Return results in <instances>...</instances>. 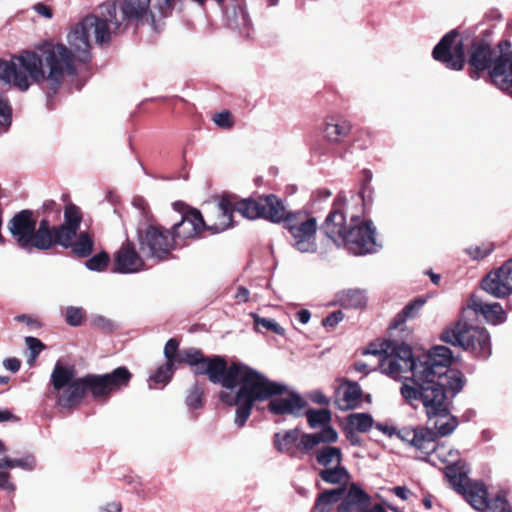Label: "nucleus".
Masks as SVG:
<instances>
[{"label":"nucleus","mask_w":512,"mask_h":512,"mask_svg":"<svg viewBox=\"0 0 512 512\" xmlns=\"http://www.w3.org/2000/svg\"><path fill=\"white\" fill-rule=\"evenodd\" d=\"M425 303L424 298L417 297L393 318L389 333L394 336L398 331L400 342L391 339L371 342L363 353L377 356L381 372L392 378L411 371L412 384L403 383L400 393L413 407L416 402L422 403L428 423L439 439L452 434L459 425L458 418L450 411L451 399L463 389L466 379L461 371L449 368L453 355L448 347L435 346L415 359L411 347L404 343L411 334L406 322L415 319Z\"/></svg>","instance_id":"1"},{"label":"nucleus","mask_w":512,"mask_h":512,"mask_svg":"<svg viewBox=\"0 0 512 512\" xmlns=\"http://www.w3.org/2000/svg\"><path fill=\"white\" fill-rule=\"evenodd\" d=\"M491 31L485 30L473 38L469 33L462 35L456 29L446 33L432 50L435 61L447 69L460 71L467 64V73L472 79H479L484 74L498 85L512 57L509 40H501L496 48L492 47Z\"/></svg>","instance_id":"2"},{"label":"nucleus","mask_w":512,"mask_h":512,"mask_svg":"<svg viewBox=\"0 0 512 512\" xmlns=\"http://www.w3.org/2000/svg\"><path fill=\"white\" fill-rule=\"evenodd\" d=\"M208 371L207 378L211 383L219 384L230 391L238 387L235 394L221 391L219 400L227 406L237 407L234 421L239 428L245 426L256 402L281 396L287 391L285 385L268 379L242 362L233 361L228 364L226 358L221 355L216 356Z\"/></svg>","instance_id":"3"},{"label":"nucleus","mask_w":512,"mask_h":512,"mask_svg":"<svg viewBox=\"0 0 512 512\" xmlns=\"http://www.w3.org/2000/svg\"><path fill=\"white\" fill-rule=\"evenodd\" d=\"M73 56L63 44L45 43L39 53L23 51L7 61L0 59V80L13 84L21 91L30 87L29 77L36 83L47 82V107L54 109V96L61 88L66 75L73 76Z\"/></svg>","instance_id":"4"},{"label":"nucleus","mask_w":512,"mask_h":512,"mask_svg":"<svg viewBox=\"0 0 512 512\" xmlns=\"http://www.w3.org/2000/svg\"><path fill=\"white\" fill-rule=\"evenodd\" d=\"M76 374L74 365H65L60 361L53 368L50 383L56 393V402L61 408H76L88 393L95 400L106 401L112 393L128 387L133 377L125 366L105 374L88 373L78 378Z\"/></svg>","instance_id":"5"},{"label":"nucleus","mask_w":512,"mask_h":512,"mask_svg":"<svg viewBox=\"0 0 512 512\" xmlns=\"http://www.w3.org/2000/svg\"><path fill=\"white\" fill-rule=\"evenodd\" d=\"M121 28L122 25L115 19V4L105 2L99 6L97 14L86 16L68 34L67 40L71 49L63 46L71 52L73 62L77 57L79 61L86 63L90 59V34H94L97 44L103 45L108 44L111 35ZM75 74L76 72L73 75Z\"/></svg>","instance_id":"6"},{"label":"nucleus","mask_w":512,"mask_h":512,"mask_svg":"<svg viewBox=\"0 0 512 512\" xmlns=\"http://www.w3.org/2000/svg\"><path fill=\"white\" fill-rule=\"evenodd\" d=\"M471 309H462L459 319L443 329L440 339L447 344L461 347L475 357L487 359L491 355L490 335L486 328L471 324Z\"/></svg>","instance_id":"7"},{"label":"nucleus","mask_w":512,"mask_h":512,"mask_svg":"<svg viewBox=\"0 0 512 512\" xmlns=\"http://www.w3.org/2000/svg\"><path fill=\"white\" fill-rule=\"evenodd\" d=\"M35 213L24 209L16 213L8 222L7 228L17 245L25 250L33 248L46 251L52 249V237L49 230V219L42 218L36 228Z\"/></svg>","instance_id":"8"},{"label":"nucleus","mask_w":512,"mask_h":512,"mask_svg":"<svg viewBox=\"0 0 512 512\" xmlns=\"http://www.w3.org/2000/svg\"><path fill=\"white\" fill-rule=\"evenodd\" d=\"M337 437V432L333 427L312 434H301L298 428H294L284 433H275L273 444L277 451L298 458L300 455L309 454L320 443L335 442Z\"/></svg>","instance_id":"9"},{"label":"nucleus","mask_w":512,"mask_h":512,"mask_svg":"<svg viewBox=\"0 0 512 512\" xmlns=\"http://www.w3.org/2000/svg\"><path fill=\"white\" fill-rule=\"evenodd\" d=\"M284 227L291 235L292 246L301 253H315L317 251L316 232L317 220L304 213L287 212L284 208V215L281 219Z\"/></svg>","instance_id":"10"},{"label":"nucleus","mask_w":512,"mask_h":512,"mask_svg":"<svg viewBox=\"0 0 512 512\" xmlns=\"http://www.w3.org/2000/svg\"><path fill=\"white\" fill-rule=\"evenodd\" d=\"M233 198V212H238L247 219L264 218L274 223H280L284 215V205L281 199L274 194L259 196L258 198Z\"/></svg>","instance_id":"11"},{"label":"nucleus","mask_w":512,"mask_h":512,"mask_svg":"<svg viewBox=\"0 0 512 512\" xmlns=\"http://www.w3.org/2000/svg\"><path fill=\"white\" fill-rule=\"evenodd\" d=\"M137 235L139 249L147 257L164 261L172 256L176 242L170 230L158 224H149L143 229L139 228Z\"/></svg>","instance_id":"12"},{"label":"nucleus","mask_w":512,"mask_h":512,"mask_svg":"<svg viewBox=\"0 0 512 512\" xmlns=\"http://www.w3.org/2000/svg\"><path fill=\"white\" fill-rule=\"evenodd\" d=\"M179 344L176 338L166 342L164 347L166 362L173 365H188L194 375L208 377V369L215 362L217 355L206 356L201 349L194 347L179 350Z\"/></svg>","instance_id":"13"},{"label":"nucleus","mask_w":512,"mask_h":512,"mask_svg":"<svg viewBox=\"0 0 512 512\" xmlns=\"http://www.w3.org/2000/svg\"><path fill=\"white\" fill-rule=\"evenodd\" d=\"M174 208L181 212V221L174 224L172 235L174 240L177 239H194L200 236L205 230V220L201 212L196 208H191L183 202H175Z\"/></svg>","instance_id":"14"},{"label":"nucleus","mask_w":512,"mask_h":512,"mask_svg":"<svg viewBox=\"0 0 512 512\" xmlns=\"http://www.w3.org/2000/svg\"><path fill=\"white\" fill-rule=\"evenodd\" d=\"M480 286L495 298L504 299L512 295V257L488 272L482 278Z\"/></svg>","instance_id":"15"},{"label":"nucleus","mask_w":512,"mask_h":512,"mask_svg":"<svg viewBox=\"0 0 512 512\" xmlns=\"http://www.w3.org/2000/svg\"><path fill=\"white\" fill-rule=\"evenodd\" d=\"M112 3L111 1H108ZM116 4V2H113ZM149 0H123L120 9L121 15H117V5H115V19L122 25V28L115 31V34L125 31L128 22L142 23L150 21L152 27L156 29L155 15L150 10Z\"/></svg>","instance_id":"16"},{"label":"nucleus","mask_w":512,"mask_h":512,"mask_svg":"<svg viewBox=\"0 0 512 512\" xmlns=\"http://www.w3.org/2000/svg\"><path fill=\"white\" fill-rule=\"evenodd\" d=\"M398 438L421 453L430 455L437 451L438 437L428 426H404L399 428Z\"/></svg>","instance_id":"17"},{"label":"nucleus","mask_w":512,"mask_h":512,"mask_svg":"<svg viewBox=\"0 0 512 512\" xmlns=\"http://www.w3.org/2000/svg\"><path fill=\"white\" fill-rule=\"evenodd\" d=\"M233 198L230 194L222 195L219 202L210 207L206 213L205 230L213 234L223 232L233 226Z\"/></svg>","instance_id":"18"},{"label":"nucleus","mask_w":512,"mask_h":512,"mask_svg":"<svg viewBox=\"0 0 512 512\" xmlns=\"http://www.w3.org/2000/svg\"><path fill=\"white\" fill-rule=\"evenodd\" d=\"M82 220L83 214L81 209L74 203H68L64 208V222L62 224L52 225V221L49 219L52 241L65 240L66 242L72 237H76Z\"/></svg>","instance_id":"19"},{"label":"nucleus","mask_w":512,"mask_h":512,"mask_svg":"<svg viewBox=\"0 0 512 512\" xmlns=\"http://www.w3.org/2000/svg\"><path fill=\"white\" fill-rule=\"evenodd\" d=\"M324 233L338 246H344L348 251L352 250V227L346 225V218L341 210L333 209L326 217L322 225Z\"/></svg>","instance_id":"20"},{"label":"nucleus","mask_w":512,"mask_h":512,"mask_svg":"<svg viewBox=\"0 0 512 512\" xmlns=\"http://www.w3.org/2000/svg\"><path fill=\"white\" fill-rule=\"evenodd\" d=\"M360 216H354V255L375 253L381 247L377 243L376 228L371 220L359 223Z\"/></svg>","instance_id":"21"},{"label":"nucleus","mask_w":512,"mask_h":512,"mask_svg":"<svg viewBox=\"0 0 512 512\" xmlns=\"http://www.w3.org/2000/svg\"><path fill=\"white\" fill-rule=\"evenodd\" d=\"M145 266L143 258L135 248V244L126 240L114 255L113 271L117 273H135Z\"/></svg>","instance_id":"22"},{"label":"nucleus","mask_w":512,"mask_h":512,"mask_svg":"<svg viewBox=\"0 0 512 512\" xmlns=\"http://www.w3.org/2000/svg\"><path fill=\"white\" fill-rule=\"evenodd\" d=\"M56 246H60L64 249H71L72 254L77 258H88L94 251V234L90 231L79 230L76 237H72L66 242L65 240L52 241V248H55Z\"/></svg>","instance_id":"23"},{"label":"nucleus","mask_w":512,"mask_h":512,"mask_svg":"<svg viewBox=\"0 0 512 512\" xmlns=\"http://www.w3.org/2000/svg\"><path fill=\"white\" fill-rule=\"evenodd\" d=\"M268 411L274 415L291 414L294 416L302 415V411L307 407V402L296 392H290L287 397H272L269 399Z\"/></svg>","instance_id":"24"},{"label":"nucleus","mask_w":512,"mask_h":512,"mask_svg":"<svg viewBox=\"0 0 512 512\" xmlns=\"http://www.w3.org/2000/svg\"><path fill=\"white\" fill-rule=\"evenodd\" d=\"M465 309H471L469 315H471L474 319H476L480 313L489 323L494 325L503 323L506 320V313L503 310L501 304L483 303L482 300L476 295L470 296L467 307Z\"/></svg>","instance_id":"25"},{"label":"nucleus","mask_w":512,"mask_h":512,"mask_svg":"<svg viewBox=\"0 0 512 512\" xmlns=\"http://www.w3.org/2000/svg\"><path fill=\"white\" fill-rule=\"evenodd\" d=\"M463 494L469 504L477 510H486L488 505V491L481 482H466L459 491Z\"/></svg>","instance_id":"26"},{"label":"nucleus","mask_w":512,"mask_h":512,"mask_svg":"<svg viewBox=\"0 0 512 512\" xmlns=\"http://www.w3.org/2000/svg\"><path fill=\"white\" fill-rule=\"evenodd\" d=\"M346 493V486L326 489L317 495L313 510L317 512H331L334 505L339 503Z\"/></svg>","instance_id":"27"},{"label":"nucleus","mask_w":512,"mask_h":512,"mask_svg":"<svg viewBox=\"0 0 512 512\" xmlns=\"http://www.w3.org/2000/svg\"><path fill=\"white\" fill-rule=\"evenodd\" d=\"M351 130L348 122L342 121L336 117H330L325 120L323 134L330 142H340Z\"/></svg>","instance_id":"28"},{"label":"nucleus","mask_w":512,"mask_h":512,"mask_svg":"<svg viewBox=\"0 0 512 512\" xmlns=\"http://www.w3.org/2000/svg\"><path fill=\"white\" fill-rule=\"evenodd\" d=\"M337 382H339V385L335 388V406L340 410L352 409V381L339 379Z\"/></svg>","instance_id":"29"},{"label":"nucleus","mask_w":512,"mask_h":512,"mask_svg":"<svg viewBox=\"0 0 512 512\" xmlns=\"http://www.w3.org/2000/svg\"><path fill=\"white\" fill-rule=\"evenodd\" d=\"M372 172L368 169H363L360 172V190L358 192L359 197L362 200L363 214L366 213V209L369 208L373 202V188L371 186Z\"/></svg>","instance_id":"30"},{"label":"nucleus","mask_w":512,"mask_h":512,"mask_svg":"<svg viewBox=\"0 0 512 512\" xmlns=\"http://www.w3.org/2000/svg\"><path fill=\"white\" fill-rule=\"evenodd\" d=\"M307 422L311 428L322 427L321 431L331 427L330 422L332 419L329 409H308L305 413Z\"/></svg>","instance_id":"31"},{"label":"nucleus","mask_w":512,"mask_h":512,"mask_svg":"<svg viewBox=\"0 0 512 512\" xmlns=\"http://www.w3.org/2000/svg\"><path fill=\"white\" fill-rule=\"evenodd\" d=\"M176 370V365L165 362L161 366L157 368L155 373L149 377V386L151 388L156 387V385L165 386L172 379Z\"/></svg>","instance_id":"32"},{"label":"nucleus","mask_w":512,"mask_h":512,"mask_svg":"<svg viewBox=\"0 0 512 512\" xmlns=\"http://www.w3.org/2000/svg\"><path fill=\"white\" fill-rule=\"evenodd\" d=\"M319 477L329 484H341L349 479V473L341 464H338L334 468L320 470Z\"/></svg>","instance_id":"33"},{"label":"nucleus","mask_w":512,"mask_h":512,"mask_svg":"<svg viewBox=\"0 0 512 512\" xmlns=\"http://www.w3.org/2000/svg\"><path fill=\"white\" fill-rule=\"evenodd\" d=\"M318 464L328 468V466L341 464V450L333 446H325L316 452Z\"/></svg>","instance_id":"34"},{"label":"nucleus","mask_w":512,"mask_h":512,"mask_svg":"<svg viewBox=\"0 0 512 512\" xmlns=\"http://www.w3.org/2000/svg\"><path fill=\"white\" fill-rule=\"evenodd\" d=\"M445 475L458 492L470 481L462 467L457 464L446 466Z\"/></svg>","instance_id":"35"},{"label":"nucleus","mask_w":512,"mask_h":512,"mask_svg":"<svg viewBox=\"0 0 512 512\" xmlns=\"http://www.w3.org/2000/svg\"><path fill=\"white\" fill-rule=\"evenodd\" d=\"M205 401L204 387L200 383H195L189 389L186 396V405L191 410L200 409L203 407Z\"/></svg>","instance_id":"36"},{"label":"nucleus","mask_w":512,"mask_h":512,"mask_svg":"<svg viewBox=\"0 0 512 512\" xmlns=\"http://www.w3.org/2000/svg\"><path fill=\"white\" fill-rule=\"evenodd\" d=\"M109 262V254L106 251H101L98 254L90 257L85 262V266L91 271L102 272L108 267Z\"/></svg>","instance_id":"37"},{"label":"nucleus","mask_w":512,"mask_h":512,"mask_svg":"<svg viewBox=\"0 0 512 512\" xmlns=\"http://www.w3.org/2000/svg\"><path fill=\"white\" fill-rule=\"evenodd\" d=\"M375 426V421L369 413L354 412V431L367 433Z\"/></svg>","instance_id":"38"},{"label":"nucleus","mask_w":512,"mask_h":512,"mask_svg":"<svg viewBox=\"0 0 512 512\" xmlns=\"http://www.w3.org/2000/svg\"><path fill=\"white\" fill-rule=\"evenodd\" d=\"M12 106L9 99L0 93V126L7 130L12 123Z\"/></svg>","instance_id":"39"},{"label":"nucleus","mask_w":512,"mask_h":512,"mask_svg":"<svg viewBox=\"0 0 512 512\" xmlns=\"http://www.w3.org/2000/svg\"><path fill=\"white\" fill-rule=\"evenodd\" d=\"M371 496L354 483V509L362 512L371 505Z\"/></svg>","instance_id":"40"},{"label":"nucleus","mask_w":512,"mask_h":512,"mask_svg":"<svg viewBox=\"0 0 512 512\" xmlns=\"http://www.w3.org/2000/svg\"><path fill=\"white\" fill-rule=\"evenodd\" d=\"M254 325L258 330L259 327H262L268 331H272L275 334L283 336L285 334V329L282 328L276 321L273 319L263 318L256 314H253Z\"/></svg>","instance_id":"41"},{"label":"nucleus","mask_w":512,"mask_h":512,"mask_svg":"<svg viewBox=\"0 0 512 512\" xmlns=\"http://www.w3.org/2000/svg\"><path fill=\"white\" fill-rule=\"evenodd\" d=\"M91 326L103 333H112L118 327L114 321L101 315H98L91 320Z\"/></svg>","instance_id":"42"},{"label":"nucleus","mask_w":512,"mask_h":512,"mask_svg":"<svg viewBox=\"0 0 512 512\" xmlns=\"http://www.w3.org/2000/svg\"><path fill=\"white\" fill-rule=\"evenodd\" d=\"M61 213V207L54 200H46L40 209L36 211V214L39 216L42 214L44 217L49 219L50 215H54V219L58 220Z\"/></svg>","instance_id":"43"},{"label":"nucleus","mask_w":512,"mask_h":512,"mask_svg":"<svg viewBox=\"0 0 512 512\" xmlns=\"http://www.w3.org/2000/svg\"><path fill=\"white\" fill-rule=\"evenodd\" d=\"M84 316V310L80 307L71 306L66 309V322L70 326H80L82 324Z\"/></svg>","instance_id":"44"},{"label":"nucleus","mask_w":512,"mask_h":512,"mask_svg":"<svg viewBox=\"0 0 512 512\" xmlns=\"http://www.w3.org/2000/svg\"><path fill=\"white\" fill-rule=\"evenodd\" d=\"M488 505L486 509L492 510L494 512H508L509 508L512 506L509 505L507 499L504 495L497 494L494 498H488Z\"/></svg>","instance_id":"45"},{"label":"nucleus","mask_w":512,"mask_h":512,"mask_svg":"<svg viewBox=\"0 0 512 512\" xmlns=\"http://www.w3.org/2000/svg\"><path fill=\"white\" fill-rule=\"evenodd\" d=\"M176 0H149L152 3V7L157 9L159 16L165 18L172 13Z\"/></svg>","instance_id":"46"},{"label":"nucleus","mask_w":512,"mask_h":512,"mask_svg":"<svg viewBox=\"0 0 512 512\" xmlns=\"http://www.w3.org/2000/svg\"><path fill=\"white\" fill-rule=\"evenodd\" d=\"M494 250L492 243L482 244L481 246H473L468 248L467 253L475 260H480L488 256Z\"/></svg>","instance_id":"47"},{"label":"nucleus","mask_w":512,"mask_h":512,"mask_svg":"<svg viewBox=\"0 0 512 512\" xmlns=\"http://www.w3.org/2000/svg\"><path fill=\"white\" fill-rule=\"evenodd\" d=\"M213 120L217 126L223 129H231L234 125L233 116L228 110L216 113Z\"/></svg>","instance_id":"48"},{"label":"nucleus","mask_w":512,"mask_h":512,"mask_svg":"<svg viewBox=\"0 0 512 512\" xmlns=\"http://www.w3.org/2000/svg\"><path fill=\"white\" fill-rule=\"evenodd\" d=\"M25 343L31 351L32 360L36 359L41 351L45 349V345L38 338L32 336L26 337Z\"/></svg>","instance_id":"49"},{"label":"nucleus","mask_w":512,"mask_h":512,"mask_svg":"<svg viewBox=\"0 0 512 512\" xmlns=\"http://www.w3.org/2000/svg\"><path fill=\"white\" fill-rule=\"evenodd\" d=\"M363 402L371 403V395L364 394L360 385L354 381V409H356Z\"/></svg>","instance_id":"50"},{"label":"nucleus","mask_w":512,"mask_h":512,"mask_svg":"<svg viewBox=\"0 0 512 512\" xmlns=\"http://www.w3.org/2000/svg\"><path fill=\"white\" fill-rule=\"evenodd\" d=\"M336 512H352V486L347 489L343 499L336 507Z\"/></svg>","instance_id":"51"},{"label":"nucleus","mask_w":512,"mask_h":512,"mask_svg":"<svg viewBox=\"0 0 512 512\" xmlns=\"http://www.w3.org/2000/svg\"><path fill=\"white\" fill-rule=\"evenodd\" d=\"M343 317H344V315H343L342 311L338 310V311L331 313L327 317H325L322 320V324L325 327H334L336 324H338L343 319Z\"/></svg>","instance_id":"52"},{"label":"nucleus","mask_w":512,"mask_h":512,"mask_svg":"<svg viewBox=\"0 0 512 512\" xmlns=\"http://www.w3.org/2000/svg\"><path fill=\"white\" fill-rule=\"evenodd\" d=\"M33 9L36 13L46 19H51L53 17V9L42 2L36 3L33 6Z\"/></svg>","instance_id":"53"},{"label":"nucleus","mask_w":512,"mask_h":512,"mask_svg":"<svg viewBox=\"0 0 512 512\" xmlns=\"http://www.w3.org/2000/svg\"><path fill=\"white\" fill-rule=\"evenodd\" d=\"M25 467V462L22 459H10L8 457L0 458V469Z\"/></svg>","instance_id":"54"},{"label":"nucleus","mask_w":512,"mask_h":512,"mask_svg":"<svg viewBox=\"0 0 512 512\" xmlns=\"http://www.w3.org/2000/svg\"><path fill=\"white\" fill-rule=\"evenodd\" d=\"M337 302L343 308H350L352 306V293L351 290L343 291L337 294Z\"/></svg>","instance_id":"55"},{"label":"nucleus","mask_w":512,"mask_h":512,"mask_svg":"<svg viewBox=\"0 0 512 512\" xmlns=\"http://www.w3.org/2000/svg\"><path fill=\"white\" fill-rule=\"evenodd\" d=\"M3 366L12 373H16L20 370L21 361L16 357L6 358L3 361Z\"/></svg>","instance_id":"56"},{"label":"nucleus","mask_w":512,"mask_h":512,"mask_svg":"<svg viewBox=\"0 0 512 512\" xmlns=\"http://www.w3.org/2000/svg\"><path fill=\"white\" fill-rule=\"evenodd\" d=\"M368 298L364 291L354 289V308H365Z\"/></svg>","instance_id":"57"},{"label":"nucleus","mask_w":512,"mask_h":512,"mask_svg":"<svg viewBox=\"0 0 512 512\" xmlns=\"http://www.w3.org/2000/svg\"><path fill=\"white\" fill-rule=\"evenodd\" d=\"M0 488L10 492L15 490V485L10 481L8 472L0 471Z\"/></svg>","instance_id":"58"},{"label":"nucleus","mask_w":512,"mask_h":512,"mask_svg":"<svg viewBox=\"0 0 512 512\" xmlns=\"http://www.w3.org/2000/svg\"><path fill=\"white\" fill-rule=\"evenodd\" d=\"M309 399L313 403L318 404V405H328L329 404L328 398L319 390L312 391L309 394Z\"/></svg>","instance_id":"59"},{"label":"nucleus","mask_w":512,"mask_h":512,"mask_svg":"<svg viewBox=\"0 0 512 512\" xmlns=\"http://www.w3.org/2000/svg\"><path fill=\"white\" fill-rule=\"evenodd\" d=\"M375 428L390 437L393 435L398 437L399 429H397L395 427H390V426L384 425L382 423H375Z\"/></svg>","instance_id":"60"},{"label":"nucleus","mask_w":512,"mask_h":512,"mask_svg":"<svg viewBox=\"0 0 512 512\" xmlns=\"http://www.w3.org/2000/svg\"><path fill=\"white\" fill-rule=\"evenodd\" d=\"M391 492L402 500H407L409 494L411 493L410 490L405 486H395L391 488Z\"/></svg>","instance_id":"61"},{"label":"nucleus","mask_w":512,"mask_h":512,"mask_svg":"<svg viewBox=\"0 0 512 512\" xmlns=\"http://www.w3.org/2000/svg\"><path fill=\"white\" fill-rule=\"evenodd\" d=\"M16 319L18 321L25 322L27 325L34 328H39L41 326L40 322L37 319H33L32 317L27 316L25 314L17 316Z\"/></svg>","instance_id":"62"},{"label":"nucleus","mask_w":512,"mask_h":512,"mask_svg":"<svg viewBox=\"0 0 512 512\" xmlns=\"http://www.w3.org/2000/svg\"><path fill=\"white\" fill-rule=\"evenodd\" d=\"M18 417H16L10 410H0V422L6 421H17Z\"/></svg>","instance_id":"63"},{"label":"nucleus","mask_w":512,"mask_h":512,"mask_svg":"<svg viewBox=\"0 0 512 512\" xmlns=\"http://www.w3.org/2000/svg\"><path fill=\"white\" fill-rule=\"evenodd\" d=\"M249 290L245 287H239L236 293V298L240 301L247 302L249 299Z\"/></svg>","instance_id":"64"}]
</instances>
